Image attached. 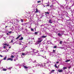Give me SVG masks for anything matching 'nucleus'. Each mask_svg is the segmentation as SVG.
<instances>
[{"label": "nucleus", "instance_id": "1", "mask_svg": "<svg viewBox=\"0 0 74 74\" xmlns=\"http://www.w3.org/2000/svg\"><path fill=\"white\" fill-rule=\"evenodd\" d=\"M33 52H34L35 53H38V54H40V53H39V51H38L37 50H36L35 49H33Z\"/></svg>", "mask_w": 74, "mask_h": 74}, {"label": "nucleus", "instance_id": "2", "mask_svg": "<svg viewBox=\"0 0 74 74\" xmlns=\"http://www.w3.org/2000/svg\"><path fill=\"white\" fill-rule=\"evenodd\" d=\"M35 13H37L38 12H40V11L37 9V8L36 9V11L35 12Z\"/></svg>", "mask_w": 74, "mask_h": 74}, {"label": "nucleus", "instance_id": "3", "mask_svg": "<svg viewBox=\"0 0 74 74\" xmlns=\"http://www.w3.org/2000/svg\"><path fill=\"white\" fill-rule=\"evenodd\" d=\"M7 60H10V61H12L13 59L11 58H8L7 59Z\"/></svg>", "mask_w": 74, "mask_h": 74}, {"label": "nucleus", "instance_id": "4", "mask_svg": "<svg viewBox=\"0 0 74 74\" xmlns=\"http://www.w3.org/2000/svg\"><path fill=\"white\" fill-rule=\"evenodd\" d=\"M23 66L24 68L25 69H28V67L26 66H25V65H23Z\"/></svg>", "mask_w": 74, "mask_h": 74}, {"label": "nucleus", "instance_id": "5", "mask_svg": "<svg viewBox=\"0 0 74 74\" xmlns=\"http://www.w3.org/2000/svg\"><path fill=\"white\" fill-rule=\"evenodd\" d=\"M71 20L70 19H69V20H66V23H70V22H69V21H70Z\"/></svg>", "mask_w": 74, "mask_h": 74}, {"label": "nucleus", "instance_id": "6", "mask_svg": "<svg viewBox=\"0 0 74 74\" xmlns=\"http://www.w3.org/2000/svg\"><path fill=\"white\" fill-rule=\"evenodd\" d=\"M58 71L59 73H62V72H63V71L62 69H61L60 70H58Z\"/></svg>", "mask_w": 74, "mask_h": 74}, {"label": "nucleus", "instance_id": "7", "mask_svg": "<svg viewBox=\"0 0 74 74\" xmlns=\"http://www.w3.org/2000/svg\"><path fill=\"white\" fill-rule=\"evenodd\" d=\"M67 69V68L66 67H64L63 68V69L64 70H66Z\"/></svg>", "mask_w": 74, "mask_h": 74}, {"label": "nucleus", "instance_id": "8", "mask_svg": "<svg viewBox=\"0 0 74 74\" xmlns=\"http://www.w3.org/2000/svg\"><path fill=\"white\" fill-rule=\"evenodd\" d=\"M45 15H47V14H49V12H45Z\"/></svg>", "mask_w": 74, "mask_h": 74}, {"label": "nucleus", "instance_id": "9", "mask_svg": "<svg viewBox=\"0 0 74 74\" xmlns=\"http://www.w3.org/2000/svg\"><path fill=\"white\" fill-rule=\"evenodd\" d=\"M45 5L47 4V5H45V7H47V6H49V5H48V3H46L45 4Z\"/></svg>", "mask_w": 74, "mask_h": 74}, {"label": "nucleus", "instance_id": "10", "mask_svg": "<svg viewBox=\"0 0 74 74\" xmlns=\"http://www.w3.org/2000/svg\"><path fill=\"white\" fill-rule=\"evenodd\" d=\"M49 23H52V21L51 19L49 20Z\"/></svg>", "mask_w": 74, "mask_h": 74}, {"label": "nucleus", "instance_id": "11", "mask_svg": "<svg viewBox=\"0 0 74 74\" xmlns=\"http://www.w3.org/2000/svg\"><path fill=\"white\" fill-rule=\"evenodd\" d=\"M21 36V35H19L18 36L17 38H16V40H17L18 39V38H19V37H20V36Z\"/></svg>", "mask_w": 74, "mask_h": 74}, {"label": "nucleus", "instance_id": "12", "mask_svg": "<svg viewBox=\"0 0 74 74\" xmlns=\"http://www.w3.org/2000/svg\"><path fill=\"white\" fill-rule=\"evenodd\" d=\"M26 24H27V23H25L22 24V25L23 26H26Z\"/></svg>", "mask_w": 74, "mask_h": 74}, {"label": "nucleus", "instance_id": "13", "mask_svg": "<svg viewBox=\"0 0 74 74\" xmlns=\"http://www.w3.org/2000/svg\"><path fill=\"white\" fill-rule=\"evenodd\" d=\"M42 41V40H38V43L39 44L40 42H41V41Z\"/></svg>", "mask_w": 74, "mask_h": 74}, {"label": "nucleus", "instance_id": "14", "mask_svg": "<svg viewBox=\"0 0 74 74\" xmlns=\"http://www.w3.org/2000/svg\"><path fill=\"white\" fill-rule=\"evenodd\" d=\"M71 60L70 59L66 60L65 61V62H70Z\"/></svg>", "mask_w": 74, "mask_h": 74}, {"label": "nucleus", "instance_id": "15", "mask_svg": "<svg viewBox=\"0 0 74 74\" xmlns=\"http://www.w3.org/2000/svg\"><path fill=\"white\" fill-rule=\"evenodd\" d=\"M58 36H62V35L60 34V33H59L58 34Z\"/></svg>", "mask_w": 74, "mask_h": 74}, {"label": "nucleus", "instance_id": "16", "mask_svg": "<svg viewBox=\"0 0 74 74\" xmlns=\"http://www.w3.org/2000/svg\"><path fill=\"white\" fill-rule=\"evenodd\" d=\"M47 37V36H41L42 38H46V37Z\"/></svg>", "mask_w": 74, "mask_h": 74}, {"label": "nucleus", "instance_id": "17", "mask_svg": "<svg viewBox=\"0 0 74 74\" xmlns=\"http://www.w3.org/2000/svg\"><path fill=\"white\" fill-rule=\"evenodd\" d=\"M23 37H21L19 39V40H23Z\"/></svg>", "mask_w": 74, "mask_h": 74}, {"label": "nucleus", "instance_id": "18", "mask_svg": "<svg viewBox=\"0 0 74 74\" xmlns=\"http://www.w3.org/2000/svg\"><path fill=\"white\" fill-rule=\"evenodd\" d=\"M54 66H55V67H56V68H57V69L58 68V66H57V65H56L55 64L54 65Z\"/></svg>", "mask_w": 74, "mask_h": 74}, {"label": "nucleus", "instance_id": "19", "mask_svg": "<svg viewBox=\"0 0 74 74\" xmlns=\"http://www.w3.org/2000/svg\"><path fill=\"white\" fill-rule=\"evenodd\" d=\"M55 71V70H52L51 71V73H52L53 72H54Z\"/></svg>", "mask_w": 74, "mask_h": 74}, {"label": "nucleus", "instance_id": "20", "mask_svg": "<svg viewBox=\"0 0 74 74\" xmlns=\"http://www.w3.org/2000/svg\"><path fill=\"white\" fill-rule=\"evenodd\" d=\"M3 71H6L7 70V69H3Z\"/></svg>", "mask_w": 74, "mask_h": 74}, {"label": "nucleus", "instance_id": "21", "mask_svg": "<svg viewBox=\"0 0 74 74\" xmlns=\"http://www.w3.org/2000/svg\"><path fill=\"white\" fill-rule=\"evenodd\" d=\"M34 34H35L36 35V34H38V32H35Z\"/></svg>", "mask_w": 74, "mask_h": 74}, {"label": "nucleus", "instance_id": "22", "mask_svg": "<svg viewBox=\"0 0 74 74\" xmlns=\"http://www.w3.org/2000/svg\"><path fill=\"white\" fill-rule=\"evenodd\" d=\"M31 30L32 32H33V31H34V29L32 28H31Z\"/></svg>", "mask_w": 74, "mask_h": 74}, {"label": "nucleus", "instance_id": "23", "mask_svg": "<svg viewBox=\"0 0 74 74\" xmlns=\"http://www.w3.org/2000/svg\"><path fill=\"white\" fill-rule=\"evenodd\" d=\"M6 59H7V57H5L3 58V60H6Z\"/></svg>", "mask_w": 74, "mask_h": 74}, {"label": "nucleus", "instance_id": "24", "mask_svg": "<svg viewBox=\"0 0 74 74\" xmlns=\"http://www.w3.org/2000/svg\"><path fill=\"white\" fill-rule=\"evenodd\" d=\"M14 56H12V55L11 57V58H14Z\"/></svg>", "mask_w": 74, "mask_h": 74}, {"label": "nucleus", "instance_id": "25", "mask_svg": "<svg viewBox=\"0 0 74 74\" xmlns=\"http://www.w3.org/2000/svg\"><path fill=\"white\" fill-rule=\"evenodd\" d=\"M60 44H62V41H60Z\"/></svg>", "mask_w": 74, "mask_h": 74}, {"label": "nucleus", "instance_id": "26", "mask_svg": "<svg viewBox=\"0 0 74 74\" xmlns=\"http://www.w3.org/2000/svg\"><path fill=\"white\" fill-rule=\"evenodd\" d=\"M41 2L40 1H37V3H41Z\"/></svg>", "mask_w": 74, "mask_h": 74}, {"label": "nucleus", "instance_id": "27", "mask_svg": "<svg viewBox=\"0 0 74 74\" xmlns=\"http://www.w3.org/2000/svg\"><path fill=\"white\" fill-rule=\"evenodd\" d=\"M8 33H12V32L11 31H9L8 32Z\"/></svg>", "mask_w": 74, "mask_h": 74}, {"label": "nucleus", "instance_id": "28", "mask_svg": "<svg viewBox=\"0 0 74 74\" xmlns=\"http://www.w3.org/2000/svg\"><path fill=\"white\" fill-rule=\"evenodd\" d=\"M21 22H23V20L22 19H21Z\"/></svg>", "mask_w": 74, "mask_h": 74}, {"label": "nucleus", "instance_id": "29", "mask_svg": "<svg viewBox=\"0 0 74 74\" xmlns=\"http://www.w3.org/2000/svg\"><path fill=\"white\" fill-rule=\"evenodd\" d=\"M36 60H34L33 61V63H36Z\"/></svg>", "mask_w": 74, "mask_h": 74}, {"label": "nucleus", "instance_id": "30", "mask_svg": "<svg viewBox=\"0 0 74 74\" xmlns=\"http://www.w3.org/2000/svg\"><path fill=\"white\" fill-rule=\"evenodd\" d=\"M57 48V46H55L54 47V48Z\"/></svg>", "mask_w": 74, "mask_h": 74}, {"label": "nucleus", "instance_id": "31", "mask_svg": "<svg viewBox=\"0 0 74 74\" xmlns=\"http://www.w3.org/2000/svg\"><path fill=\"white\" fill-rule=\"evenodd\" d=\"M22 55L24 56V55H25V53H22Z\"/></svg>", "mask_w": 74, "mask_h": 74}, {"label": "nucleus", "instance_id": "32", "mask_svg": "<svg viewBox=\"0 0 74 74\" xmlns=\"http://www.w3.org/2000/svg\"><path fill=\"white\" fill-rule=\"evenodd\" d=\"M11 69H12V68H8V70H11Z\"/></svg>", "mask_w": 74, "mask_h": 74}, {"label": "nucleus", "instance_id": "33", "mask_svg": "<svg viewBox=\"0 0 74 74\" xmlns=\"http://www.w3.org/2000/svg\"><path fill=\"white\" fill-rule=\"evenodd\" d=\"M55 50H53V52H55Z\"/></svg>", "mask_w": 74, "mask_h": 74}, {"label": "nucleus", "instance_id": "34", "mask_svg": "<svg viewBox=\"0 0 74 74\" xmlns=\"http://www.w3.org/2000/svg\"><path fill=\"white\" fill-rule=\"evenodd\" d=\"M41 38H38V40H41Z\"/></svg>", "mask_w": 74, "mask_h": 74}, {"label": "nucleus", "instance_id": "35", "mask_svg": "<svg viewBox=\"0 0 74 74\" xmlns=\"http://www.w3.org/2000/svg\"><path fill=\"white\" fill-rule=\"evenodd\" d=\"M4 45L6 46L7 45V44H3Z\"/></svg>", "mask_w": 74, "mask_h": 74}, {"label": "nucleus", "instance_id": "36", "mask_svg": "<svg viewBox=\"0 0 74 74\" xmlns=\"http://www.w3.org/2000/svg\"><path fill=\"white\" fill-rule=\"evenodd\" d=\"M11 42H13V40H12L11 41Z\"/></svg>", "mask_w": 74, "mask_h": 74}, {"label": "nucleus", "instance_id": "37", "mask_svg": "<svg viewBox=\"0 0 74 74\" xmlns=\"http://www.w3.org/2000/svg\"><path fill=\"white\" fill-rule=\"evenodd\" d=\"M0 56L1 57H3V56L1 55H0Z\"/></svg>", "mask_w": 74, "mask_h": 74}, {"label": "nucleus", "instance_id": "38", "mask_svg": "<svg viewBox=\"0 0 74 74\" xmlns=\"http://www.w3.org/2000/svg\"><path fill=\"white\" fill-rule=\"evenodd\" d=\"M71 68V66H70L69 67V69H70V68Z\"/></svg>", "mask_w": 74, "mask_h": 74}, {"label": "nucleus", "instance_id": "39", "mask_svg": "<svg viewBox=\"0 0 74 74\" xmlns=\"http://www.w3.org/2000/svg\"><path fill=\"white\" fill-rule=\"evenodd\" d=\"M5 47V46H4L3 47V48H5V47Z\"/></svg>", "mask_w": 74, "mask_h": 74}, {"label": "nucleus", "instance_id": "40", "mask_svg": "<svg viewBox=\"0 0 74 74\" xmlns=\"http://www.w3.org/2000/svg\"><path fill=\"white\" fill-rule=\"evenodd\" d=\"M56 63H59V62L57 61V62H56Z\"/></svg>", "mask_w": 74, "mask_h": 74}, {"label": "nucleus", "instance_id": "41", "mask_svg": "<svg viewBox=\"0 0 74 74\" xmlns=\"http://www.w3.org/2000/svg\"><path fill=\"white\" fill-rule=\"evenodd\" d=\"M41 51H42V52H43L44 51L43 50H42V51H40L41 52Z\"/></svg>", "mask_w": 74, "mask_h": 74}, {"label": "nucleus", "instance_id": "42", "mask_svg": "<svg viewBox=\"0 0 74 74\" xmlns=\"http://www.w3.org/2000/svg\"><path fill=\"white\" fill-rule=\"evenodd\" d=\"M6 45H7V46H9V45H7V44Z\"/></svg>", "mask_w": 74, "mask_h": 74}, {"label": "nucleus", "instance_id": "43", "mask_svg": "<svg viewBox=\"0 0 74 74\" xmlns=\"http://www.w3.org/2000/svg\"><path fill=\"white\" fill-rule=\"evenodd\" d=\"M9 49L11 48V47H9Z\"/></svg>", "mask_w": 74, "mask_h": 74}, {"label": "nucleus", "instance_id": "44", "mask_svg": "<svg viewBox=\"0 0 74 74\" xmlns=\"http://www.w3.org/2000/svg\"><path fill=\"white\" fill-rule=\"evenodd\" d=\"M52 5H51L50 6V7L51 8L52 7Z\"/></svg>", "mask_w": 74, "mask_h": 74}, {"label": "nucleus", "instance_id": "45", "mask_svg": "<svg viewBox=\"0 0 74 74\" xmlns=\"http://www.w3.org/2000/svg\"><path fill=\"white\" fill-rule=\"evenodd\" d=\"M8 34H8V33H7V35H8Z\"/></svg>", "mask_w": 74, "mask_h": 74}, {"label": "nucleus", "instance_id": "46", "mask_svg": "<svg viewBox=\"0 0 74 74\" xmlns=\"http://www.w3.org/2000/svg\"><path fill=\"white\" fill-rule=\"evenodd\" d=\"M6 27H7V26H5V28H6Z\"/></svg>", "mask_w": 74, "mask_h": 74}, {"label": "nucleus", "instance_id": "47", "mask_svg": "<svg viewBox=\"0 0 74 74\" xmlns=\"http://www.w3.org/2000/svg\"><path fill=\"white\" fill-rule=\"evenodd\" d=\"M34 38H33V39L34 40Z\"/></svg>", "mask_w": 74, "mask_h": 74}, {"label": "nucleus", "instance_id": "48", "mask_svg": "<svg viewBox=\"0 0 74 74\" xmlns=\"http://www.w3.org/2000/svg\"><path fill=\"white\" fill-rule=\"evenodd\" d=\"M0 63H1V61H0Z\"/></svg>", "mask_w": 74, "mask_h": 74}, {"label": "nucleus", "instance_id": "49", "mask_svg": "<svg viewBox=\"0 0 74 74\" xmlns=\"http://www.w3.org/2000/svg\"><path fill=\"white\" fill-rule=\"evenodd\" d=\"M21 45V44H20V45Z\"/></svg>", "mask_w": 74, "mask_h": 74}]
</instances>
